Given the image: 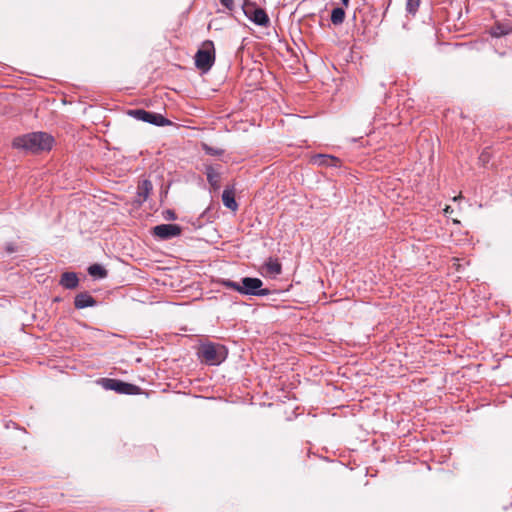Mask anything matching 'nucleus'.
I'll list each match as a JSON object with an SVG mask.
<instances>
[{"label": "nucleus", "mask_w": 512, "mask_h": 512, "mask_svg": "<svg viewBox=\"0 0 512 512\" xmlns=\"http://www.w3.org/2000/svg\"><path fill=\"white\" fill-rule=\"evenodd\" d=\"M262 275L270 278H276V276L282 273V265L278 259L269 257L262 266Z\"/></svg>", "instance_id": "obj_9"}, {"label": "nucleus", "mask_w": 512, "mask_h": 512, "mask_svg": "<svg viewBox=\"0 0 512 512\" xmlns=\"http://www.w3.org/2000/svg\"><path fill=\"white\" fill-rule=\"evenodd\" d=\"M97 305L95 298L87 291L80 292L74 297V306L76 309H85Z\"/></svg>", "instance_id": "obj_11"}, {"label": "nucleus", "mask_w": 512, "mask_h": 512, "mask_svg": "<svg viewBox=\"0 0 512 512\" xmlns=\"http://www.w3.org/2000/svg\"><path fill=\"white\" fill-rule=\"evenodd\" d=\"M153 189L152 182L148 179L142 180L137 187L138 204L141 205L145 202Z\"/></svg>", "instance_id": "obj_13"}, {"label": "nucleus", "mask_w": 512, "mask_h": 512, "mask_svg": "<svg viewBox=\"0 0 512 512\" xmlns=\"http://www.w3.org/2000/svg\"><path fill=\"white\" fill-rule=\"evenodd\" d=\"M54 138L47 132L37 131L17 136L12 141V147L25 153L37 154L52 149Z\"/></svg>", "instance_id": "obj_1"}, {"label": "nucleus", "mask_w": 512, "mask_h": 512, "mask_svg": "<svg viewBox=\"0 0 512 512\" xmlns=\"http://www.w3.org/2000/svg\"><path fill=\"white\" fill-rule=\"evenodd\" d=\"M182 227L177 224H159L152 228V234L161 240H170L180 236Z\"/></svg>", "instance_id": "obj_8"}, {"label": "nucleus", "mask_w": 512, "mask_h": 512, "mask_svg": "<svg viewBox=\"0 0 512 512\" xmlns=\"http://www.w3.org/2000/svg\"><path fill=\"white\" fill-rule=\"evenodd\" d=\"M5 250H6L7 253L11 254V253H14L16 251V247L14 246V244L8 243L5 246Z\"/></svg>", "instance_id": "obj_23"}, {"label": "nucleus", "mask_w": 512, "mask_h": 512, "mask_svg": "<svg viewBox=\"0 0 512 512\" xmlns=\"http://www.w3.org/2000/svg\"><path fill=\"white\" fill-rule=\"evenodd\" d=\"M421 0H407L406 1V11L409 14L415 15L419 6H420Z\"/></svg>", "instance_id": "obj_20"}, {"label": "nucleus", "mask_w": 512, "mask_h": 512, "mask_svg": "<svg viewBox=\"0 0 512 512\" xmlns=\"http://www.w3.org/2000/svg\"><path fill=\"white\" fill-rule=\"evenodd\" d=\"M222 202L224 206L232 211H236L238 209V203L235 199L234 188L226 187L222 193Z\"/></svg>", "instance_id": "obj_14"}, {"label": "nucleus", "mask_w": 512, "mask_h": 512, "mask_svg": "<svg viewBox=\"0 0 512 512\" xmlns=\"http://www.w3.org/2000/svg\"><path fill=\"white\" fill-rule=\"evenodd\" d=\"M311 163L324 167H339L340 159L329 154H315L311 157Z\"/></svg>", "instance_id": "obj_10"}, {"label": "nucleus", "mask_w": 512, "mask_h": 512, "mask_svg": "<svg viewBox=\"0 0 512 512\" xmlns=\"http://www.w3.org/2000/svg\"><path fill=\"white\" fill-rule=\"evenodd\" d=\"M54 301H55V302H58V301H60V298H59V297H56V298L54 299Z\"/></svg>", "instance_id": "obj_25"}, {"label": "nucleus", "mask_w": 512, "mask_h": 512, "mask_svg": "<svg viewBox=\"0 0 512 512\" xmlns=\"http://www.w3.org/2000/svg\"><path fill=\"white\" fill-rule=\"evenodd\" d=\"M201 147H202V150L205 152V154L210 155V156H221L224 154L223 149L212 147V146L208 145L207 143H202Z\"/></svg>", "instance_id": "obj_19"}, {"label": "nucleus", "mask_w": 512, "mask_h": 512, "mask_svg": "<svg viewBox=\"0 0 512 512\" xmlns=\"http://www.w3.org/2000/svg\"><path fill=\"white\" fill-rule=\"evenodd\" d=\"M205 174L211 188L214 191L218 190L220 188V173L212 165H205Z\"/></svg>", "instance_id": "obj_15"}, {"label": "nucleus", "mask_w": 512, "mask_h": 512, "mask_svg": "<svg viewBox=\"0 0 512 512\" xmlns=\"http://www.w3.org/2000/svg\"><path fill=\"white\" fill-rule=\"evenodd\" d=\"M88 274L94 279H104L107 277L108 272L101 264L94 263L88 267Z\"/></svg>", "instance_id": "obj_17"}, {"label": "nucleus", "mask_w": 512, "mask_h": 512, "mask_svg": "<svg viewBox=\"0 0 512 512\" xmlns=\"http://www.w3.org/2000/svg\"><path fill=\"white\" fill-rule=\"evenodd\" d=\"M217 283L241 295L265 297L271 294V290L263 287V281L257 277H242L239 282L221 278Z\"/></svg>", "instance_id": "obj_2"}, {"label": "nucleus", "mask_w": 512, "mask_h": 512, "mask_svg": "<svg viewBox=\"0 0 512 512\" xmlns=\"http://www.w3.org/2000/svg\"><path fill=\"white\" fill-rule=\"evenodd\" d=\"M220 3L225 8L232 10L233 9V0H220Z\"/></svg>", "instance_id": "obj_22"}, {"label": "nucleus", "mask_w": 512, "mask_h": 512, "mask_svg": "<svg viewBox=\"0 0 512 512\" xmlns=\"http://www.w3.org/2000/svg\"><path fill=\"white\" fill-rule=\"evenodd\" d=\"M340 1L342 3L343 7L347 8V7H349L351 0H340Z\"/></svg>", "instance_id": "obj_24"}, {"label": "nucleus", "mask_w": 512, "mask_h": 512, "mask_svg": "<svg viewBox=\"0 0 512 512\" xmlns=\"http://www.w3.org/2000/svg\"><path fill=\"white\" fill-rule=\"evenodd\" d=\"M510 30V26L501 23H496L494 26L491 27L490 34L492 37L499 38L509 34Z\"/></svg>", "instance_id": "obj_18"}, {"label": "nucleus", "mask_w": 512, "mask_h": 512, "mask_svg": "<svg viewBox=\"0 0 512 512\" xmlns=\"http://www.w3.org/2000/svg\"><path fill=\"white\" fill-rule=\"evenodd\" d=\"M127 114L136 120L153 124L158 127L170 125L171 121L160 113L148 111L143 108L129 109Z\"/></svg>", "instance_id": "obj_5"}, {"label": "nucleus", "mask_w": 512, "mask_h": 512, "mask_svg": "<svg viewBox=\"0 0 512 512\" xmlns=\"http://www.w3.org/2000/svg\"><path fill=\"white\" fill-rule=\"evenodd\" d=\"M59 285L65 289L74 290L79 286V278L75 272H63L59 280Z\"/></svg>", "instance_id": "obj_12"}, {"label": "nucleus", "mask_w": 512, "mask_h": 512, "mask_svg": "<svg viewBox=\"0 0 512 512\" xmlns=\"http://www.w3.org/2000/svg\"><path fill=\"white\" fill-rule=\"evenodd\" d=\"M162 214L165 220L174 221L177 219V214L172 209H166Z\"/></svg>", "instance_id": "obj_21"}, {"label": "nucleus", "mask_w": 512, "mask_h": 512, "mask_svg": "<svg viewBox=\"0 0 512 512\" xmlns=\"http://www.w3.org/2000/svg\"><path fill=\"white\" fill-rule=\"evenodd\" d=\"M228 351L225 346L217 343L201 345L198 355L208 365H219L227 358Z\"/></svg>", "instance_id": "obj_3"}, {"label": "nucleus", "mask_w": 512, "mask_h": 512, "mask_svg": "<svg viewBox=\"0 0 512 512\" xmlns=\"http://www.w3.org/2000/svg\"><path fill=\"white\" fill-rule=\"evenodd\" d=\"M194 59L196 68L202 71V73L210 71L215 63V47L213 41L205 40L196 52Z\"/></svg>", "instance_id": "obj_4"}, {"label": "nucleus", "mask_w": 512, "mask_h": 512, "mask_svg": "<svg viewBox=\"0 0 512 512\" xmlns=\"http://www.w3.org/2000/svg\"><path fill=\"white\" fill-rule=\"evenodd\" d=\"M100 384L105 390L115 391L119 394L135 395L140 392V387L137 385L113 378H102Z\"/></svg>", "instance_id": "obj_6"}, {"label": "nucleus", "mask_w": 512, "mask_h": 512, "mask_svg": "<svg viewBox=\"0 0 512 512\" xmlns=\"http://www.w3.org/2000/svg\"><path fill=\"white\" fill-rule=\"evenodd\" d=\"M243 11L246 17L258 26L266 27L270 23V19L265 10L251 1L245 0Z\"/></svg>", "instance_id": "obj_7"}, {"label": "nucleus", "mask_w": 512, "mask_h": 512, "mask_svg": "<svg viewBox=\"0 0 512 512\" xmlns=\"http://www.w3.org/2000/svg\"><path fill=\"white\" fill-rule=\"evenodd\" d=\"M345 17H346V12H345L344 7L337 6L331 10L330 21L333 25H335V26L341 25L344 22Z\"/></svg>", "instance_id": "obj_16"}]
</instances>
